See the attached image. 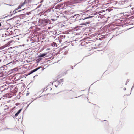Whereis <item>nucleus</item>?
Returning <instances> with one entry per match:
<instances>
[{"instance_id":"nucleus-15","label":"nucleus","mask_w":134,"mask_h":134,"mask_svg":"<svg viewBox=\"0 0 134 134\" xmlns=\"http://www.w3.org/2000/svg\"><path fill=\"white\" fill-rule=\"evenodd\" d=\"M31 12L30 11V12H26L24 14H25V15L26 14L29 15L30 14H31Z\"/></svg>"},{"instance_id":"nucleus-59","label":"nucleus","mask_w":134,"mask_h":134,"mask_svg":"<svg viewBox=\"0 0 134 134\" xmlns=\"http://www.w3.org/2000/svg\"><path fill=\"white\" fill-rule=\"evenodd\" d=\"M35 76H34V78H35Z\"/></svg>"},{"instance_id":"nucleus-29","label":"nucleus","mask_w":134,"mask_h":134,"mask_svg":"<svg viewBox=\"0 0 134 134\" xmlns=\"http://www.w3.org/2000/svg\"><path fill=\"white\" fill-rule=\"evenodd\" d=\"M36 69H37V71L38 70V69H40V67H38L37 68H36Z\"/></svg>"},{"instance_id":"nucleus-33","label":"nucleus","mask_w":134,"mask_h":134,"mask_svg":"<svg viewBox=\"0 0 134 134\" xmlns=\"http://www.w3.org/2000/svg\"><path fill=\"white\" fill-rule=\"evenodd\" d=\"M100 40H102V38H100L99 39Z\"/></svg>"},{"instance_id":"nucleus-54","label":"nucleus","mask_w":134,"mask_h":134,"mask_svg":"<svg viewBox=\"0 0 134 134\" xmlns=\"http://www.w3.org/2000/svg\"><path fill=\"white\" fill-rule=\"evenodd\" d=\"M34 100H31V101H34Z\"/></svg>"},{"instance_id":"nucleus-3","label":"nucleus","mask_w":134,"mask_h":134,"mask_svg":"<svg viewBox=\"0 0 134 134\" xmlns=\"http://www.w3.org/2000/svg\"><path fill=\"white\" fill-rule=\"evenodd\" d=\"M15 61H13L11 62L8 63L7 65H9V66L10 67H12L14 65H15Z\"/></svg>"},{"instance_id":"nucleus-11","label":"nucleus","mask_w":134,"mask_h":134,"mask_svg":"<svg viewBox=\"0 0 134 134\" xmlns=\"http://www.w3.org/2000/svg\"><path fill=\"white\" fill-rule=\"evenodd\" d=\"M5 130H10L11 131H12L13 130V128H8V127H6V128H5Z\"/></svg>"},{"instance_id":"nucleus-42","label":"nucleus","mask_w":134,"mask_h":134,"mask_svg":"<svg viewBox=\"0 0 134 134\" xmlns=\"http://www.w3.org/2000/svg\"><path fill=\"white\" fill-rule=\"evenodd\" d=\"M37 99V98H35L34 99V100H36V99Z\"/></svg>"},{"instance_id":"nucleus-40","label":"nucleus","mask_w":134,"mask_h":134,"mask_svg":"<svg viewBox=\"0 0 134 134\" xmlns=\"http://www.w3.org/2000/svg\"><path fill=\"white\" fill-rule=\"evenodd\" d=\"M37 59V60H38V61H40V60H41V59Z\"/></svg>"},{"instance_id":"nucleus-13","label":"nucleus","mask_w":134,"mask_h":134,"mask_svg":"<svg viewBox=\"0 0 134 134\" xmlns=\"http://www.w3.org/2000/svg\"><path fill=\"white\" fill-rule=\"evenodd\" d=\"M13 15V14H11V13L9 15H8L7 16H5V17H3V18L2 19H5V18L8 17H11Z\"/></svg>"},{"instance_id":"nucleus-60","label":"nucleus","mask_w":134,"mask_h":134,"mask_svg":"<svg viewBox=\"0 0 134 134\" xmlns=\"http://www.w3.org/2000/svg\"><path fill=\"white\" fill-rule=\"evenodd\" d=\"M55 4H56V3H55Z\"/></svg>"},{"instance_id":"nucleus-17","label":"nucleus","mask_w":134,"mask_h":134,"mask_svg":"<svg viewBox=\"0 0 134 134\" xmlns=\"http://www.w3.org/2000/svg\"><path fill=\"white\" fill-rule=\"evenodd\" d=\"M78 14H75L74 15H72L71 16V18H75V17H76V16H78Z\"/></svg>"},{"instance_id":"nucleus-37","label":"nucleus","mask_w":134,"mask_h":134,"mask_svg":"<svg viewBox=\"0 0 134 134\" xmlns=\"http://www.w3.org/2000/svg\"><path fill=\"white\" fill-rule=\"evenodd\" d=\"M33 101H31V102H30V103L28 105H29L31 103H32Z\"/></svg>"},{"instance_id":"nucleus-44","label":"nucleus","mask_w":134,"mask_h":134,"mask_svg":"<svg viewBox=\"0 0 134 134\" xmlns=\"http://www.w3.org/2000/svg\"><path fill=\"white\" fill-rule=\"evenodd\" d=\"M39 67H40V69L41 68H42V66H40Z\"/></svg>"},{"instance_id":"nucleus-34","label":"nucleus","mask_w":134,"mask_h":134,"mask_svg":"<svg viewBox=\"0 0 134 134\" xmlns=\"http://www.w3.org/2000/svg\"><path fill=\"white\" fill-rule=\"evenodd\" d=\"M43 1V0H41L40 3H42Z\"/></svg>"},{"instance_id":"nucleus-38","label":"nucleus","mask_w":134,"mask_h":134,"mask_svg":"<svg viewBox=\"0 0 134 134\" xmlns=\"http://www.w3.org/2000/svg\"><path fill=\"white\" fill-rule=\"evenodd\" d=\"M29 94V93H27L26 95L27 96H28Z\"/></svg>"},{"instance_id":"nucleus-39","label":"nucleus","mask_w":134,"mask_h":134,"mask_svg":"<svg viewBox=\"0 0 134 134\" xmlns=\"http://www.w3.org/2000/svg\"><path fill=\"white\" fill-rule=\"evenodd\" d=\"M71 68L72 69H73V66H71Z\"/></svg>"},{"instance_id":"nucleus-51","label":"nucleus","mask_w":134,"mask_h":134,"mask_svg":"<svg viewBox=\"0 0 134 134\" xmlns=\"http://www.w3.org/2000/svg\"><path fill=\"white\" fill-rule=\"evenodd\" d=\"M83 59H82V60H81V62L82 61V60H83Z\"/></svg>"},{"instance_id":"nucleus-49","label":"nucleus","mask_w":134,"mask_h":134,"mask_svg":"<svg viewBox=\"0 0 134 134\" xmlns=\"http://www.w3.org/2000/svg\"><path fill=\"white\" fill-rule=\"evenodd\" d=\"M52 84L53 85V83L52 82Z\"/></svg>"},{"instance_id":"nucleus-5","label":"nucleus","mask_w":134,"mask_h":134,"mask_svg":"<svg viewBox=\"0 0 134 134\" xmlns=\"http://www.w3.org/2000/svg\"><path fill=\"white\" fill-rule=\"evenodd\" d=\"M47 53H40L38 55V57L39 58H42L46 56L47 55Z\"/></svg>"},{"instance_id":"nucleus-55","label":"nucleus","mask_w":134,"mask_h":134,"mask_svg":"<svg viewBox=\"0 0 134 134\" xmlns=\"http://www.w3.org/2000/svg\"><path fill=\"white\" fill-rule=\"evenodd\" d=\"M43 70H44V69H42V71H43Z\"/></svg>"},{"instance_id":"nucleus-23","label":"nucleus","mask_w":134,"mask_h":134,"mask_svg":"<svg viewBox=\"0 0 134 134\" xmlns=\"http://www.w3.org/2000/svg\"><path fill=\"white\" fill-rule=\"evenodd\" d=\"M42 5V4H39L37 7L36 8V9H37V8H39L40 7H41V6Z\"/></svg>"},{"instance_id":"nucleus-45","label":"nucleus","mask_w":134,"mask_h":134,"mask_svg":"<svg viewBox=\"0 0 134 134\" xmlns=\"http://www.w3.org/2000/svg\"><path fill=\"white\" fill-rule=\"evenodd\" d=\"M42 97V96H40V97H38V98H40V97Z\"/></svg>"},{"instance_id":"nucleus-10","label":"nucleus","mask_w":134,"mask_h":134,"mask_svg":"<svg viewBox=\"0 0 134 134\" xmlns=\"http://www.w3.org/2000/svg\"><path fill=\"white\" fill-rule=\"evenodd\" d=\"M18 9H18V8H16V9H15L14 10V11H13L12 12L13 13H13L14 14H16V13H17L18 12L17 11H16Z\"/></svg>"},{"instance_id":"nucleus-24","label":"nucleus","mask_w":134,"mask_h":134,"mask_svg":"<svg viewBox=\"0 0 134 134\" xmlns=\"http://www.w3.org/2000/svg\"><path fill=\"white\" fill-rule=\"evenodd\" d=\"M32 70L34 72H35L37 71V69H36V68Z\"/></svg>"},{"instance_id":"nucleus-43","label":"nucleus","mask_w":134,"mask_h":134,"mask_svg":"<svg viewBox=\"0 0 134 134\" xmlns=\"http://www.w3.org/2000/svg\"><path fill=\"white\" fill-rule=\"evenodd\" d=\"M2 22H0V27L1 26V23Z\"/></svg>"},{"instance_id":"nucleus-50","label":"nucleus","mask_w":134,"mask_h":134,"mask_svg":"<svg viewBox=\"0 0 134 134\" xmlns=\"http://www.w3.org/2000/svg\"><path fill=\"white\" fill-rule=\"evenodd\" d=\"M52 90V88H51L50 90Z\"/></svg>"},{"instance_id":"nucleus-30","label":"nucleus","mask_w":134,"mask_h":134,"mask_svg":"<svg viewBox=\"0 0 134 134\" xmlns=\"http://www.w3.org/2000/svg\"><path fill=\"white\" fill-rule=\"evenodd\" d=\"M19 104H20L19 103H16L15 104V105L16 106H18V105H19Z\"/></svg>"},{"instance_id":"nucleus-4","label":"nucleus","mask_w":134,"mask_h":134,"mask_svg":"<svg viewBox=\"0 0 134 134\" xmlns=\"http://www.w3.org/2000/svg\"><path fill=\"white\" fill-rule=\"evenodd\" d=\"M90 23V21H86V22H83L81 23L80 25H82L86 26L87 25L89 24Z\"/></svg>"},{"instance_id":"nucleus-53","label":"nucleus","mask_w":134,"mask_h":134,"mask_svg":"<svg viewBox=\"0 0 134 134\" xmlns=\"http://www.w3.org/2000/svg\"><path fill=\"white\" fill-rule=\"evenodd\" d=\"M3 49V48H1V49Z\"/></svg>"},{"instance_id":"nucleus-31","label":"nucleus","mask_w":134,"mask_h":134,"mask_svg":"<svg viewBox=\"0 0 134 134\" xmlns=\"http://www.w3.org/2000/svg\"><path fill=\"white\" fill-rule=\"evenodd\" d=\"M80 62H79L77 64H76V65H74V67H75L76 66V65L77 64H78V63H80Z\"/></svg>"},{"instance_id":"nucleus-46","label":"nucleus","mask_w":134,"mask_h":134,"mask_svg":"<svg viewBox=\"0 0 134 134\" xmlns=\"http://www.w3.org/2000/svg\"><path fill=\"white\" fill-rule=\"evenodd\" d=\"M9 107H8V108H7L6 109H9Z\"/></svg>"},{"instance_id":"nucleus-9","label":"nucleus","mask_w":134,"mask_h":134,"mask_svg":"<svg viewBox=\"0 0 134 134\" xmlns=\"http://www.w3.org/2000/svg\"><path fill=\"white\" fill-rule=\"evenodd\" d=\"M27 10V9L26 8H25L24 9H22L21 10H19L18 11H17L18 12H20L21 11H22L21 12V13H25V12H24V10Z\"/></svg>"},{"instance_id":"nucleus-26","label":"nucleus","mask_w":134,"mask_h":134,"mask_svg":"<svg viewBox=\"0 0 134 134\" xmlns=\"http://www.w3.org/2000/svg\"><path fill=\"white\" fill-rule=\"evenodd\" d=\"M129 79H127V81H126V83L125 84V85H127L128 82H129Z\"/></svg>"},{"instance_id":"nucleus-16","label":"nucleus","mask_w":134,"mask_h":134,"mask_svg":"<svg viewBox=\"0 0 134 134\" xmlns=\"http://www.w3.org/2000/svg\"><path fill=\"white\" fill-rule=\"evenodd\" d=\"M15 17H13L11 18H10L9 19H8L7 20H6V21H9L10 20H12L14 18H15Z\"/></svg>"},{"instance_id":"nucleus-41","label":"nucleus","mask_w":134,"mask_h":134,"mask_svg":"<svg viewBox=\"0 0 134 134\" xmlns=\"http://www.w3.org/2000/svg\"><path fill=\"white\" fill-rule=\"evenodd\" d=\"M81 96H81H78V97H75V98H78V97H80Z\"/></svg>"},{"instance_id":"nucleus-18","label":"nucleus","mask_w":134,"mask_h":134,"mask_svg":"<svg viewBox=\"0 0 134 134\" xmlns=\"http://www.w3.org/2000/svg\"><path fill=\"white\" fill-rule=\"evenodd\" d=\"M22 7V6L21 5V4H20L18 7H17L18 9H21Z\"/></svg>"},{"instance_id":"nucleus-6","label":"nucleus","mask_w":134,"mask_h":134,"mask_svg":"<svg viewBox=\"0 0 134 134\" xmlns=\"http://www.w3.org/2000/svg\"><path fill=\"white\" fill-rule=\"evenodd\" d=\"M20 19H23L25 16V14H22L18 15V16Z\"/></svg>"},{"instance_id":"nucleus-8","label":"nucleus","mask_w":134,"mask_h":134,"mask_svg":"<svg viewBox=\"0 0 134 134\" xmlns=\"http://www.w3.org/2000/svg\"><path fill=\"white\" fill-rule=\"evenodd\" d=\"M7 86V85H5V84L3 86H2L1 87V88H4V90H7L8 88L9 87H8V86Z\"/></svg>"},{"instance_id":"nucleus-27","label":"nucleus","mask_w":134,"mask_h":134,"mask_svg":"<svg viewBox=\"0 0 134 134\" xmlns=\"http://www.w3.org/2000/svg\"><path fill=\"white\" fill-rule=\"evenodd\" d=\"M11 43V42H10V41H9V42H8V43L7 44H8L7 45V46H8Z\"/></svg>"},{"instance_id":"nucleus-35","label":"nucleus","mask_w":134,"mask_h":134,"mask_svg":"<svg viewBox=\"0 0 134 134\" xmlns=\"http://www.w3.org/2000/svg\"><path fill=\"white\" fill-rule=\"evenodd\" d=\"M58 85H55V87H57V86Z\"/></svg>"},{"instance_id":"nucleus-32","label":"nucleus","mask_w":134,"mask_h":134,"mask_svg":"<svg viewBox=\"0 0 134 134\" xmlns=\"http://www.w3.org/2000/svg\"><path fill=\"white\" fill-rule=\"evenodd\" d=\"M29 106V105H28L26 107V109H25V110H26L27 109V108H28V107Z\"/></svg>"},{"instance_id":"nucleus-58","label":"nucleus","mask_w":134,"mask_h":134,"mask_svg":"<svg viewBox=\"0 0 134 134\" xmlns=\"http://www.w3.org/2000/svg\"><path fill=\"white\" fill-rule=\"evenodd\" d=\"M104 121H107L106 120H104Z\"/></svg>"},{"instance_id":"nucleus-36","label":"nucleus","mask_w":134,"mask_h":134,"mask_svg":"<svg viewBox=\"0 0 134 134\" xmlns=\"http://www.w3.org/2000/svg\"><path fill=\"white\" fill-rule=\"evenodd\" d=\"M126 90V88H124L123 90Z\"/></svg>"},{"instance_id":"nucleus-48","label":"nucleus","mask_w":134,"mask_h":134,"mask_svg":"<svg viewBox=\"0 0 134 134\" xmlns=\"http://www.w3.org/2000/svg\"><path fill=\"white\" fill-rule=\"evenodd\" d=\"M56 83L57 84V85H58V82H56Z\"/></svg>"},{"instance_id":"nucleus-14","label":"nucleus","mask_w":134,"mask_h":134,"mask_svg":"<svg viewBox=\"0 0 134 134\" xmlns=\"http://www.w3.org/2000/svg\"><path fill=\"white\" fill-rule=\"evenodd\" d=\"M19 113L18 112H17L15 114V115H14V116L13 117V118H15V117H16L19 114Z\"/></svg>"},{"instance_id":"nucleus-25","label":"nucleus","mask_w":134,"mask_h":134,"mask_svg":"<svg viewBox=\"0 0 134 134\" xmlns=\"http://www.w3.org/2000/svg\"><path fill=\"white\" fill-rule=\"evenodd\" d=\"M63 79H60L59 80H58V81H60V82L61 83V82H63Z\"/></svg>"},{"instance_id":"nucleus-7","label":"nucleus","mask_w":134,"mask_h":134,"mask_svg":"<svg viewBox=\"0 0 134 134\" xmlns=\"http://www.w3.org/2000/svg\"><path fill=\"white\" fill-rule=\"evenodd\" d=\"M18 68L15 67L11 69V70L13 71V72H15L18 71Z\"/></svg>"},{"instance_id":"nucleus-57","label":"nucleus","mask_w":134,"mask_h":134,"mask_svg":"<svg viewBox=\"0 0 134 134\" xmlns=\"http://www.w3.org/2000/svg\"><path fill=\"white\" fill-rule=\"evenodd\" d=\"M48 94H48H48H47V95H48Z\"/></svg>"},{"instance_id":"nucleus-56","label":"nucleus","mask_w":134,"mask_h":134,"mask_svg":"<svg viewBox=\"0 0 134 134\" xmlns=\"http://www.w3.org/2000/svg\"><path fill=\"white\" fill-rule=\"evenodd\" d=\"M19 46H21L20 45Z\"/></svg>"},{"instance_id":"nucleus-12","label":"nucleus","mask_w":134,"mask_h":134,"mask_svg":"<svg viewBox=\"0 0 134 134\" xmlns=\"http://www.w3.org/2000/svg\"><path fill=\"white\" fill-rule=\"evenodd\" d=\"M55 82H58V85H59L61 84V83L60 82V81H58L57 80L53 81V83Z\"/></svg>"},{"instance_id":"nucleus-19","label":"nucleus","mask_w":134,"mask_h":134,"mask_svg":"<svg viewBox=\"0 0 134 134\" xmlns=\"http://www.w3.org/2000/svg\"><path fill=\"white\" fill-rule=\"evenodd\" d=\"M34 73L32 70L31 71H30L28 73V75H30L32 74L33 73Z\"/></svg>"},{"instance_id":"nucleus-21","label":"nucleus","mask_w":134,"mask_h":134,"mask_svg":"<svg viewBox=\"0 0 134 134\" xmlns=\"http://www.w3.org/2000/svg\"><path fill=\"white\" fill-rule=\"evenodd\" d=\"M57 20V19H51V20L53 21H56Z\"/></svg>"},{"instance_id":"nucleus-2","label":"nucleus","mask_w":134,"mask_h":134,"mask_svg":"<svg viewBox=\"0 0 134 134\" xmlns=\"http://www.w3.org/2000/svg\"><path fill=\"white\" fill-rule=\"evenodd\" d=\"M94 16H89L88 17H85L84 18H80L79 19V22L80 23H82L83 22H86V21H90L88 19L92 18Z\"/></svg>"},{"instance_id":"nucleus-22","label":"nucleus","mask_w":134,"mask_h":134,"mask_svg":"<svg viewBox=\"0 0 134 134\" xmlns=\"http://www.w3.org/2000/svg\"><path fill=\"white\" fill-rule=\"evenodd\" d=\"M22 109V108L20 109L19 110H18L17 112L19 114L21 111Z\"/></svg>"},{"instance_id":"nucleus-52","label":"nucleus","mask_w":134,"mask_h":134,"mask_svg":"<svg viewBox=\"0 0 134 134\" xmlns=\"http://www.w3.org/2000/svg\"><path fill=\"white\" fill-rule=\"evenodd\" d=\"M22 46H24V44H23V45H22Z\"/></svg>"},{"instance_id":"nucleus-20","label":"nucleus","mask_w":134,"mask_h":134,"mask_svg":"<svg viewBox=\"0 0 134 134\" xmlns=\"http://www.w3.org/2000/svg\"><path fill=\"white\" fill-rule=\"evenodd\" d=\"M25 4V1H24V2H23V3H21L20 4H21V5L22 6H23Z\"/></svg>"},{"instance_id":"nucleus-28","label":"nucleus","mask_w":134,"mask_h":134,"mask_svg":"<svg viewBox=\"0 0 134 134\" xmlns=\"http://www.w3.org/2000/svg\"><path fill=\"white\" fill-rule=\"evenodd\" d=\"M45 88H44V89H42V90H41V91H42V93H43V92L44 91H45Z\"/></svg>"},{"instance_id":"nucleus-47","label":"nucleus","mask_w":134,"mask_h":134,"mask_svg":"<svg viewBox=\"0 0 134 134\" xmlns=\"http://www.w3.org/2000/svg\"><path fill=\"white\" fill-rule=\"evenodd\" d=\"M13 13V12H12V11H11L10 12V13Z\"/></svg>"},{"instance_id":"nucleus-1","label":"nucleus","mask_w":134,"mask_h":134,"mask_svg":"<svg viewBox=\"0 0 134 134\" xmlns=\"http://www.w3.org/2000/svg\"><path fill=\"white\" fill-rule=\"evenodd\" d=\"M39 23L42 25L43 26H45L48 23L50 24H51L50 20L48 18L40 19L39 20Z\"/></svg>"}]
</instances>
